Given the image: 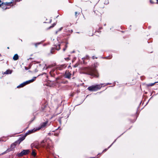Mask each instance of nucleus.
<instances>
[{
    "mask_svg": "<svg viewBox=\"0 0 158 158\" xmlns=\"http://www.w3.org/2000/svg\"><path fill=\"white\" fill-rule=\"evenodd\" d=\"M25 139V136H23L22 137H20L19 138V140L20 141V142H21L22 141H23L24 139Z\"/></svg>",
    "mask_w": 158,
    "mask_h": 158,
    "instance_id": "nucleus-15",
    "label": "nucleus"
},
{
    "mask_svg": "<svg viewBox=\"0 0 158 158\" xmlns=\"http://www.w3.org/2000/svg\"><path fill=\"white\" fill-rule=\"evenodd\" d=\"M1 3V0H0V6H1V4H2V3Z\"/></svg>",
    "mask_w": 158,
    "mask_h": 158,
    "instance_id": "nucleus-25",
    "label": "nucleus"
},
{
    "mask_svg": "<svg viewBox=\"0 0 158 158\" xmlns=\"http://www.w3.org/2000/svg\"><path fill=\"white\" fill-rule=\"evenodd\" d=\"M30 152V151L28 149L27 150H23L21 152L18 153L17 156L19 157H21L23 156L24 155H26L27 154Z\"/></svg>",
    "mask_w": 158,
    "mask_h": 158,
    "instance_id": "nucleus-7",
    "label": "nucleus"
},
{
    "mask_svg": "<svg viewBox=\"0 0 158 158\" xmlns=\"http://www.w3.org/2000/svg\"><path fill=\"white\" fill-rule=\"evenodd\" d=\"M157 82H155L153 83H150L147 85V86H152L154 85V84L156 83Z\"/></svg>",
    "mask_w": 158,
    "mask_h": 158,
    "instance_id": "nucleus-17",
    "label": "nucleus"
},
{
    "mask_svg": "<svg viewBox=\"0 0 158 158\" xmlns=\"http://www.w3.org/2000/svg\"><path fill=\"white\" fill-rule=\"evenodd\" d=\"M7 150L6 151H5V152H4L3 153H2V155H3V154H5V153H6L7 152Z\"/></svg>",
    "mask_w": 158,
    "mask_h": 158,
    "instance_id": "nucleus-23",
    "label": "nucleus"
},
{
    "mask_svg": "<svg viewBox=\"0 0 158 158\" xmlns=\"http://www.w3.org/2000/svg\"><path fill=\"white\" fill-rule=\"evenodd\" d=\"M52 72H53L52 71H51L50 72V74L52 77H53V75L52 74Z\"/></svg>",
    "mask_w": 158,
    "mask_h": 158,
    "instance_id": "nucleus-20",
    "label": "nucleus"
},
{
    "mask_svg": "<svg viewBox=\"0 0 158 158\" xmlns=\"http://www.w3.org/2000/svg\"><path fill=\"white\" fill-rule=\"evenodd\" d=\"M31 146L32 147L35 146L34 144V143H32L31 144Z\"/></svg>",
    "mask_w": 158,
    "mask_h": 158,
    "instance_id": "nucleus-24",
    "label": "nucleus"
},
{
    "mask_svg": "<svg viewBox=\"0 0 158 158\" xmlns=\"http://www.w3.org/2000/svg\"><path fill=\"white\" fill-rule=\"evenodd\" d=\"M36 78V77H34L32 79L24 82L18 86L17 87H22L27 84L32 82L35 80Z\"/></svg>",
    "mask_w": 158,
    "mask_h": 158,
    "instance_id": "nucleus-5",
    "label": "nucleus"
},
{
    "mask_svg": "<svg viewBox=\"0 0 158 158\" xmlns=\"http://www.w3.org/2000/svg\"><path fill=\"white\" fill-rule=\"evenodd\" d=\"M98 64L97 63H95L92 67L84 68L83 70L84 73L89 75L91 76L96 77L99 76L98 73L95 68L97 67Z\"/></svg>",
    "mask_w": 158,
    "mask_h": 158,
    "instance_id": "nucleus-1",
    "label": "nucleus"
},
{
    "mask_svg": "<svg viewBox=\"0 0 158 158\" xmlns=\"http://www.w3.org/2000/svg\"><path fill=\"white\" fill-rule=\"evenodd\" d=\"M36 153L35 152V151L34 150H33L31 153V155L33 156L34 157H35L36 156Z\"/></svg>",
    "mask_w": 158,
    "mask_h": 158,
    "instance_id": "nucleus-14",
    "label": "nucleus"
},
{
    "mask_svg": "<svg viewBox=\"0 0 158 158\" xmlns=\"http://www.w3.org/2000/svg\"><path fill=\"white\" fill-rule=\"evenodd\" d=\"M60 44H58V45H54V46L52 48L51 50V52L52 53L53 52V51L54 49H56L57 50H59L60 49Z\"/></svg>",
    "mask_w": 158,
    "mask_h": 158,
    "instance_id": "nucleus-10",
    "label": "nucleus"
},
{
    "mask_svg": "<svg viewBox=\"0 0 158 158\" xmlns=\"http://www.w3.org/2000/svg\"><path fill=\"white\" fill-rule=\"evenodd\" d=\"M76 66H76V65H75L74 66V67H76Z\"/></svg>",
    "mask_w": 158,
    "mask_h": 158,
    "instance_id": "nucleus-31",
    "label": "nucleus"
},
{
    "mask_svg": "<svg viewBox=\"0 0 158 158\" xmlns=\"http://www.w3.org/2000/svg\"><path fill=\"white\" fill-rule=\"evenodd\" d=\"M7 48L9 49V47H7Z\"/></svg>",
    "mask_w": 158,
    "mask_h": 158,
    "instance_id": "nucleus-34",
    "label": "nucleus"
},
{
    "mask_svg": "<svg viewBox=\"0 0 158 158\" xmlns=\"http://www.w3.org/2000/svg\"><path fill=\"white\" fill-rule=\"evenodd\" d=\"M92 58L93 59H94L95 58V57L94 56H93L92 57Z\"/></svg>",
    "mask_w": 158,
    "mask_h": 158,
    "instance_id": "nucleus-29",
    "label": "nucleus"
},
{
    "mask_svg": "<svg viewBox=\"0 0 158 158\" xmlns=\"http://www.w3.org/2000/svg\"><path fill=\"white\" fill-rule=\"evenodd\" d=\"M12 2H6L4 3H2V6H3L2 7V9H8L9 8L7 7V6H8L10 5L12 3Z\"/></svg>",
    "mask_w": 158,
    "mask_h": 158,
    "instance_id": "nucleus-8",
    "label": "nucleus"
},
{
    "mask_svg": "<svg viewBox=\"0 0 158 158\" xmlns=\"http://www.w3.org/2000/svg\"><path fill=\"white\" fill-rule=\"evenodd\" d=\"M115 141H116V140H115L114 141V142L113 143H112V144H111V145H110V146L108 147V149H109L110 148V147L111 146L113 145V144L114 143Z\"/></svg>",
    "mask_w": 158,
    "mask_h": 158,
    "instance_id": "nucleus-21",
    "label": "nucleus"
},
{
    "mask_svg": "<svg viewBox=\"0 0 158 158\" xmlns=\"http://www.w3.org/2000/svg\"><path fill=\"white\" fill-rule=\"evenodd\" d=\"M107 150V149H105V151L106 150Z\"/></svg>",
    "mask_w": 158,
    "mask_h": 158,
    "instance_id": "nucleus-35",
    "label": "nucleus"
},
{
    "mask_svg": "<svg viewBox=\"0 0 158 158\" xmlns=\"http://www.w3.org/2000/svg\"><path fill=\"white\" fill-rule=\"evenodd\" d=\"M63 29V27H60L58 30V31H56V34L58 32L60 31L62 29Z\"/></svg>",
    "mask_w": 158,
    "mask_h": 158,
    "instance_id": "nucleus-19",
    "label": "nucleus"
},
{
    "mask_svg": "<svg viewBox=\"0 0 158 158\" xmlns=\"http://www.w3.org/2000/svg\"><path fill=\"white\" fill-rule=\"evenodd\" d=\"M157 0V2H158V0Z\"/></svg>",
    "mask_w": 158,
    "mask_h": 158,
    "instance_id": "nucleus-36",
    "label": "nucleus"
},
{
    "mask_svg": "<svg viewBox=\"0 0 158 158\" xmlns=\"http://www.w3.org/2000/svg\"><path fill=\"white\" fill-rule=\"evenodd\" d=\"M40 44V43H37L35 44V47H36L37 46V45H38L39 44Z\"/></svg>",
    "mask_w": 158,
    "mask_h": 158,
    "instance_id": "nucleus-22",
    "label": "nucleus"
},
{
    "mask_svg": "<svg viewBox=\"0 0 158 158\" xmlns=\"http://www.w3.org/2000/svg\"><path fill=\"white\" fill-rule=\"evenodd\" d=\"M25 69L26 70H27V69H28L27 68V67H25Z\"/></svg>",
    "mask_w": 158,
    "mask_h": 158,
    "instance_id": "nucleus-27",
    "label": "nucleus"
},
{
    "mask_svg": "<svg viewBox=\"0 0 158 158\" xmlns=\"http://www.w3.org/2000/svg\"><path fill=\"white\" fill-rule=\"evenodd\" d=\"M75 14L76 15L77 14V12H75Z\"/></svg>",
    "mask_w": 158,
    "mask_h": 158,
    "instance_id": "nucleus-28",
    "label": "nucleus"
},
{
    "mask_svg": "<svg viewBox=\"0 0 158 158\" xmlns=\"http://www.w3.org/2000/svg\"><path fill=\"white\" fill-rule=\"evenodd\" d=\"M56 82L59 83L67 84L68 81H64L63 77H59L56 78Z\"/></svg>",
    "mask_w": 158,
    "mask_h": 158,
    "instance_id": "nucleus-6",
    "label": "nucleus"
},
{
    "mask_svg": "<svg viewBox=\"0 0 158 158\" xmlns=\"http://www.w3.org/2000/svg\"><path fill=\"white\" fill-rule=\"evenodd\" d=\"M109 84H110L109 83H107L106 85H109Z\"/></svg>",
    "mask_w": 158,
    "mask_h": 158,
    "instance_id": "nucleus-32",
    "label": "nucleus"
},
{
    "mask_svg": "<svg viewBox=\"0 0 158 158\" xmlns=\"http://www.w3.org/2000/svg\"><path fill=\"white\" fill-rule=\"evenodd\" d=\"M56 24L55 23H54L52 25V26H51L49 27V28H51L54 27L55 25Z\"/></svg>",
    "mask_w": 158,
    "mask_h": 158,
    "instance_id": "nucleus-18",
    "label": "nucleus"
},
{
    "mask_svg": "<svg viewBox=\"0 0 158 158\" xmlns=\"http://www.w3.org/2000/svg\"><path fill=\"white\" fill-rule=\"evenodd\" d=\"M12 70L9 69L7 70L6 72L4 73V74H11L12 73Z\"/></svg>",
    "mask_w": 158,
    "mask_h": 158,
    "instance_id": "nucleus-12",
    "label": "nucleus"
},
{
    "mask_svg": "<svg viewBox=\"0 0 158 158\" xmlns=\"http://www.w3.org/2000/svg\"><path fill=\"white\" fill-rule=\"evenodd\" d=\"M51 67V66H49L48 67V68H50Z\"/></svg>",
    "mask_w": 158,
    "mask_h": 158,
    "instance_id": "nucleus-30",
    "label": "nucleus"
},
{
    "mask_svg": "<svg viewBox=\"0 0 158 158\" xmlns=\"http://www.w3.org/2000/svg\"><path fill=\"white\" fill-rule=\"evenodd\" d=\"M67 66L65 64L58 65L56 67V69L58 70H61L64 69Z\"/></svg>",
    "mask_w": 158,
    "mask_h": 158,
    "instance_id": "nucleus-11",
    "label": "nucleus"
},
{
    "mask_svg": "<svg viewBox=\"0 0 158 158\" xmlns=\"http://www.w3.org/2000/svg\"><path fill=\"white\" fill-rule=\"evenodd\" d=\"M68 44V43L67 42L66 43V44L65 45V48H63V51H65V50H66V48H67V45Z\"/></svg>",
    "mask_w": 158,
    "mask_h": 158,
    "instance_id": "nucleus-16",
    "label": "nucleus"
},
{
    "mask_svg": "<svg viewBox=\"0 0 158 158\" xmlns=\"http://www.w3.org/2000/svg\"><path fill=\"white\" fill-rule=\"evenodd\" d=\"M148 28L149 29H150V27H148Z\"/></svg>",
    "mask_w": 158,
    "mask_h": 158,
    "instance_id": "nucleus-33",
    "label": "nucleus"
},
{
    "mask_svg": "<svg viewBox=\"0 0 158 158\" xmlns=\"http://www.w3.org/2000/svg\"><path fill=\"white\" fill-rule=\"evenodd\" d=\"M48 123V122L47 121L46 122H45L42 123L40 124V126L38 128H34V129L29 131L27 132L26 133V135H28L33 132H35L37 130H39L40 129H41L44 127H45L47 125Z\"/></svg>",
    "mask_w": 158,
    "mask_h": 158,
    "instance_id": "nucleus-2",
    "label": "nucleus"
},
{
    "mask_svg": "<svg viewBox=\"0 0 158 158\" xmlns=\"http://www.w3.org/2000/svg\"><path fill=\"white\" fill-rule=\"evenodd\" d=\"M103 84L101 85H92L91 86H89L88 88V89L89 91H96L98 89H101L102 87V85Z\"/></svg>",
    "mask_w": 158,
    "mask_h": 158,
    "instance_id": "nucleus-4",
    "label": "nucleus"
},
{
    "mask_svg": "<svg viewBox=\"0 0 158 158\" xmlns=\"http://www.w3.org/2000/svg\"><path fill=\"white\" fill-rule=\"evenodd\" d=\"M72 74L69 71H66L64 75V78L70 79L71 77Z\"/></svg>",
    "mask_w": 158,
    "mask_h": 158,
    "instance_id": "nucleus-9",
    "label": "nucleus"
},
{
    "mask_svg": "<svg viewBox=\"0 0 158 158\" xmlns=\"http://www.w3.org/2000/svg\"><path fill=\"white\" fill-rule=\"evenodd\" d=\"M150 2L152 3H153V2L151 0H150Z\"/></svg>",
    "mask_w": 158,
    "mask_h": 158,
    "instance_id": "nucleus-26",
    "label": "nucleus"
},
{
    "mask_svg": "<svg viewBox=\"0 0 158 158\" xmlns=\"http://www.w3.org/2000/svg\"><path fill=\"white\" fill-rule=\"evenodd\" d=\"M51 141L49 140H43L41 142V146L47 149H51V146L50 145Z\"/></svg>",
    "mask_w": 158,
    "mask_h": 158,
    "instance_id": "nucleus-3",
    "label": "nucleus"
},
{
    "mask_svg": "<svg viewBox=\"0 0 158 158\" xmlns=\"http://www.w3.org/2000/svg\"><path fill=\"white\" fill-rule=\"evenodd\" d=\"M19 58V56L17 54H15V55L13 57V59L14 60H17Z\"/></svg>",
    "mask_w": 158,
    "mask_h": 158,
    "instance_id": "nucleus-13",
    "label": "nucleus"
}]
</instances>
